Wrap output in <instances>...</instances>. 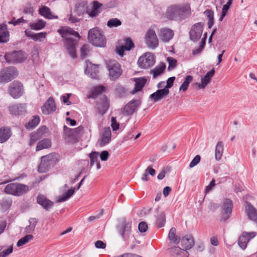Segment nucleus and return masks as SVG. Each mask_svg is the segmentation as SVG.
<instances>
[{
    "label": "nucleus",
    "instance_id": "nucleus-1",
    "mask_svg": "<svg viewBox=\"0 0 257 257\" xmlns=\"http://www.w3.org/2000/svg\"><path fill=\"white\" fill-rule=\"evenodd\" d=\"M58 32L65 39V45L67 51L72 58L76 57L75 48L80 36L77 32L70 28H62Z\"/></svg>",
    "mask_w": 257,
    "mask_h": 257
},
{
    "label": "nucleus",
    "instance_id": "nucleus-2",
    "mask_svg": "<svg viewBox=\"0 0 257 257\" xmlns=\"http://www.w3.org/2000/svg\"><path fill=\"white\" fill-rule=\"evenodd\" d=\"M191 15V9L187 5H173L166 12L167 17L170 20L182 21Z\"/></svg>",
    "mask_w": 257,
    "mask_h": 257
},
{
    "label": "nucleus",
    "instance_id": "nucleus-3",
    "mask_svg": "<svg viewBox=\"0 0 257 257\" xmlns=\"http://www.w3.org/2000/svg\"><path fill=\"white\" fill-rule=\"evenodd\" d=\"M88 40L96 47H104L106 45L105 38L102 32L98 28H94L89 31Z\"/></svg>",
    "mask_w": 257,
    "mask_h": 257
},
{
    "label": "nucleus",
    "instance_id": "nucleus-4",
    "mask_svg": "<svg viewBox=\"0 0 257 257\" xmlns=\"http://www.w3.org/2000/svg\"><path fill=\"white\" fill-rule=\"evenodd\" d=\"M19 71L13 66H9L0 70V83L6 84L18 76Z\"/></svg>",
    "mask_w": 257,
    "mask_h": 257
},
{
    "label": "nucleus",
    "instance_id": "nucleus-5",
    "mask_svg": "<svg viewBox=\"0 0 257 257\" xmlns=\"http://www.w3.org/2000/svg\"><path fill=\"white\" fill-rule=\"evenodd\" d=\"M29 189V187L24 184L10 183L6 186L5 192L7 194L20 196L26 193Z\"/></svg>",
    "mask_w": 257,
    "mask_h": 257
},
{
    "label": "nucleus",
    "instance_id": "nucleus-6",
    "mask_svg": "<svg viewBox=\"0 0 257 257\" xmlns=\"http://www.w3.org/2000/svg\"><path fill=\"white\" fill-rule=\"evenodd\" d=\"M8 92L13 98L17 99L24 93L23 84L19 81L15 80L10 84Z\"/></svg>",
    "mask_w": 257,
    "mask_h": 257
},
{
    "label": "nucleus",
    "instance_id": "nucleus-7",
    "mask_svg": "<svg viewBox=\"0 0 257 257\" xmlns=\"http://www.w3.org/2000/svg\"><path fill=\"white\" fill-rule=\"evenodd\" d=\"M55 158L53 154H50L42 157L41 162L38 168L39 171L41 172H47L55 165Z\"/></svg>",
    "mask_w": 257,
    "mask_h": 257
},
{
    "label": "nucleus",
    "instance_id": "nucleus-8",
    "mask_svg": "<svg viewBox=\"0 0 257 257\" xmlns=\"http://www.w3.org/2000/svg\"><path fill=\"white\" fill-rule=\"evenodd\" d=\"M5 57L8 63H22L27 59V55L24 51L20 50L7 54L5 56Z\"/></svg>",
    "mask_w": 257,
    "mask_h": 257
},
{
    "label": "nucleus",
    "instance_id": "nucleus-9",
    "mask_svg": "<svg viewBox=\"0 0 257 257\" xmlns=\"http://www.w3.org/2000/svg\"><path fill=\"white\" fill-rule=\"evenodd\" d=\"M233 208L232 201L226 198L223 200V203L221 207V219L223 221H226L231 216Z\"/></svg>",
    "mask_w": 257,
    "mask_h": 257
},
{
    "label": "nucleus",
    "instance_id": "nucleus-10",
    "mask_svg": "<svg viewBox=\"0 0 257 257\" xmlns=\"http://www.w3.org/2000/svg\"><path fill=\"white\" fill-rule=\"evenodd\" d=\"M202 32L203 25L201 22L194 24L189 32L190 39L194 42L197 41L200 39Z\"/></svg>",
    "mask_w": 257,
    "mask_h": 257
},
{
    "label": "nucleus",
    "instance_id": "nucleus-11",
    "mask_svg": "<svg viewBox=\"0 0 257 257\" xmlns=\"http://www.w3.org/2000/svg\"><path fill=\"white\" fill-rule=\"evenodd\" d=\"M146 42L148 46L154 49L158 46V39L155 30L149 29L146 35Z\"/></svg>",
    "mask_w": 257,
    "mask_h": 257
},
{
    "label": "nucleus",
    "instance_id": "nucleus-12",
    "mask_svg": "<svg viewBox=\"0 0 257 257\" xmlns=\"http://www.w3.org/2000/svg\"><path fill=\"white\" fill-rule=\"evenodd\" d=\"M256 235V232H243L238 239V245L242 249H244L249 240L253 238Z\"/></svg>",
    "mask_w": 257,
    "mask_h": 257
},
{
    "label": "nucleus",
    "instance_id": "nucleus-13",
    "mask_svg": "<svg viewBox=\"0 0 257 257\" xmlns=\"http://www.w3.org/2000/svg\"><path fill=\"white\" fill-rule=\"evenodd\" d=\"M109 106V101L105 95H103L101 98L97 101L96 107L101 115L104 114L108 110Z\"/></svg>",
    "mask_w": 257,
    "mask_h": 257
},
{
    "label": "nucleus",
    "instance_id": "nucleus-14",
    "mask_svg": "<svg viewBox=\"0 0 257 257\" xmlns=\"http://www.w3.org/2000/svg\"><path fill=\"white\" fill-rule=\"evenodd\" d=\"M42 112L45 114H49L56 110V105L54 98L50 97L42 106Z\"/></svg>",
    "mask_w": 257,
    "mask_h": 257
},
{
    "label": "nucleus",
    "instance_id": "nucleus-15",
    "mask_svg": "<svg viewBox=\"0 0 257 257\" xmlns=\"http://www.w3.org/2000/svg\"><path fill=\"white\" fill-rule=\"evenodd\" d=\"M141 101L139 100H133L125 105L122 112L125 115H132L136 108L140 105Z\"/></svg>",
    "mask_w": 257,
    "mask_h": 257
},
{
    "label": "nucleus",
    "instance_id": "nucleus-16",
    "mask_svg": "<svg viewBox=\"0 0 257 257\" xmlns=\"http://www.w3.org/2000/svg\"><path fill=\"white\" fill-rule=\"evenodd\" d=\"M10 113L15 115H20L26 113V104L23 103L14 104L9 106Z\"/></svg>",
    "mask_w": 257,
    "mask_h": 257
},
{
    "label": "nucleus",
    "instance_id": "nucleus-17",
    "mask_svg": "<svg viewBox=\"0 0 257 257\" xmlns=\"http://www.w3.org/2000/svg\"><path fill=\"white\" fill-rule=\"evenodd\" d=\"M215 73L214 68H212L211 70L206 73L205 76L201 78V83H196L199 89H204L206 86L210 82L211 78Z\"/></svg>",
    "mask_w": 257,
    "mask_h": 257
},
{
    "label": "nucleus",
    "instance_id": "nucleus-18",
    "mask_svg": "<svg viewBox=\"0 0 257 257\" xmlns=\"http://www.w3.org/2000/svg\"><path fill=\"white\" fill-rule=\"evenodd\" d=\"M155 63V55L151 52L144 53L138 61V64H154Z\"/></svg>",
    "mask_w": 257,
    "mask_h": 257
},
{
    "label": "nucleus",
    "instance_id": "nucleus-19",
    "mask_svg": "<svg viewBox=\"0 0 257 257\" xmlns=\"http://www.w3.org/2000/svg\"><path fill=\"white\" fill-rule=\"evenodd\" d=\"M169 93V90L165 88L160 89L152 93L150 96V98L154 102H157L167 97Z\"/></svg>",
    "mask_w": 257,
    "mask_h": 257
},
{
    "label": "nucleus",
    "instance_id": "nucleus-20",
    "mask_svg": "<svg viewBox=\"0 0 257 257\" xmlns=\"http://www.w3.org/2000/svg\"><path fill=\"white\" fill-rule=\"evenodd\" d=\"M37 202L46 211H49L54 205L52 201L49 200L45 195L41 194L38 195L37 197Z\"/></svg>",
    "mask_w": 257,
    "mask_h": 257
},
{
    "label": "nucleus",
    "instance_id": "nucleus-21",
    "mask_svg": "<svg viewBox=\"0 0 257 257\" xmlns=\"http://www.w3.org/2000/svg\"><path fill=\"white\" fill-rule=\"evenodd\" d=\"M111 138V132L109 127L103 128L99 139L100 146H104L109 143Z\"/></svg>",
    "mask_w": 257,
    "mask_h": 257
},
{
    "label": "nucleus",
    "instance_id": "nucleus-22",
    "mask_svg": "<svg viewBox=\"0 0 257 257\" xmlns=\"http://www.w3.org/2000/svg\"><path fill=\"white\" fill-rule=\"evenodd\" d=\"M245 211L248 218L253 221L257 219V209L249 202H246Z\"/></svg>",
    "mask_w": 257,
    "mask_h": 257
},
{
    "label": "nucleus",
    "instance_id": "nucleus-23",
    "mask_svg": "<svg viewBox=\"0 0 257 257\" xmlns=\"http://www.w3.org/2000/svg\"><path fill=\"white\" fill-rule=\"evenodd\" d=\"M109 73L110 78L115 80L121 74L122 70L120 65H107Z\"/></svg>",
    "mask_w": 257,
    "mask_h": 257
},
{
    "label": "nucleus",
    "instance_id": "nucleus-24",
    "mask_svg": "<svg viewBox=\"0 0 257 257\" xmlns=\"http://www.w3.org/2000/svg\"><path fill=\"white\" fill-rule=\"evenodd\" d=\"M174 32L168 28H162L160 30L159 37L165 42H169L174 36Z\"/></svg>",
    "mask_w": 257,
    "mask_h": 257
},
{
    "label": "nucleus",
    "instance_id": "nucleus-25",
    "mask_svg": "<svg viewBox=\"0 0 257 257\" xmlns=\"http://www.w3.org/2000/svg\"><path fill=\"white\" fill-rule=\"evenodd\" d=\"M92 8L91 11H86L89 16L91 18H94L97 16L100 13L99 9L102 6V4L96 1H93L92 2Z\"/></svg>",
    "mask_w": 257,
    "mask_h": 257
},
{
    "label": "nucleus",
    "instance_id": "nucleus-26",
    "mask_svg": "<svg viewBox=\"0 0 257 257\" xmlns=\"http://www.w3.org/2000/svg\"><path fill=\"white\" fill-rule=\"evenodd\" d=\"M181 244L185 250L189 249L194 245V241L193 236L190 234H187L181 239Z\"/></svg>",
    "mask_w": 257,
    "mask_h": 257
},
{
    "label": "nucleus",
    "instance_id": "nucleus-27",
    "mask_svg": "<svg viewBox=\"0 0 257 257\" xmlns=\"http://www.w3.org/2000/svg\"><path fill=\"white\" fill-rule=\"evenodd\" d=\"M25 33V35L28 37L31 38L35 41L39 42H41L42 39H45L47 35L46 32H40L39 33L34 34L29 30H26Z\"/></svg>",
    "mask_w": 257,
    "mask_h": 257
},
{
    "label": "nucleus",
    "instance_id": "nucleus-28",
    "mask_svg": "<svg viewBox=\"0 0 257 257\" xmlns=\"http://www.w3.org/2000/svg\"><path fill=\"white\" fill-rule=\"evenodd\" d=\"M11 128L8 126H3L0 128V143L6 142L12 136Z\"/></svg>",
    "mask_w": 257,
    "mask_h": 257
},
{
    "label": "nucleus",
    "instance_id": "nucleus-29",
    "mask_svg": "<svg viewBox=\"0 0 257 257\" xmlns=\"http://www.w3.org/2000/svg\"><path fill=\"white\" fill-rule=\"evenodd\" d=\"M135 82V87L134 89L131 91L132 94H134L137 92L141 91L147 82V79L144 77H140L134 78Z\"/></svg>",
    "mask_w": 257,
    "mask_h": 257
},
{
    "label": "nucleus",
    "instance_id": "nucleus-30",
    "mask_svg": "<svg viewBox=\"0 0 257 257\" xmlns=\"http://www.w3.org/2000/svg\"><path fill=\"white\" fill-rule=\"evenodd\" d=\"M98 65H87L85 70V74L93 79L98 78Z\"/></svg>",
    "mask_w": 257,
    "mask_h": 257
},
{
    "label": "nucleus",
    "instance_id": "nucleus-31",
    "mask_svg": "<svg viewBox=\"0 0 257 257\" xmlns=\"http://www.w3.org/2000/svg\"><path fill=\"white\" fill-rule=\"evenodd\" d=\"M39 14L48 19H57V16L54 15L51 12L50 9L46 7L43 6L39 10Z\"/></svg>",
    "mask_w": 257,
    "mask_h": 257
},
{
    "label": "nucleus",
    "instance_id": "nucleus-32",
    "mask_svg": "<svg viewBox=\"0 0 257 257\" xmlns=\"http://www.w3.org/2000/svg\"><path fill=\"white\" fill-rule=\"evenodd\" d=\"M87 11H88L87 4L86 2H82L76 6L74 13L76 16H81L86 13Z\"/></svg>",
    "mask_w": 257,
    "mask_h": 257
},
{
    "label": "nucleus",
    "instance_id": "nucleus-33",
    "mask_svg": "<svg viewBox=\"0 0 257 257\" xmlns=\"http://www.w3.org/2000/svg\"><path fill=\"white\" fill-rule=\"evenodd\" d=\"M224 150V145L222 141H219L216 145L215 157L217 161H219L222 156Z\"/></svg>",
    "mask_w": 257,
    "mask_h": 257
},
{
    "label": "nucleus",
    "instance_id": "nucleus-34",
    "mask_svg": "<svg viewBox=\"0 0 257 257\" xmlns=\"http://www.w3.org/2000/svg\"><path fill=\"white\" fill-rule=\"evenodd\" d=\"M52 143L49 139H44L39 141L37 145L36 150L39 151L51 147Z\"/></svg>",
    "mask_w": 257,
    "mask_h": 257
},
{
    "label": "nucleus",
    "instance_id": "nucleus-35",
    "mask_svg": "<svg viewBox=\"0 0 257 257\" xmlns=\"http://www.w3.org/2000/svg\"><path fill=\"white\" fill-rule=\"evenodd\" d=\"M38 221V219L36 218H30L29 220V225L25 228V232L26 233H30L33 232L35 229V227Z\"/></svg>",
    "mask_w": 257,
    "mask_h": 257
},
{
    "label": "nucleus",
    "instance_id": "nucleus-36",
    "mask_svg": "<svg viewBox=\"0 0 257 257\" xmlns=\"http://www.w3.org/2000/svg\"><path fill=\"white\" fill-rule=\"evenodd\" d=\"M176 228L175 227H172L169 232L168 238L173 243L178 244L180 241V238L176 234Z\"/></svg>",
    "mask_w": 257,
    "mask_h": 257
},
{
    "label": "nucleus",
    "instance_id": "nucleus-37",
    "mask_svg": "<svg viewBox=\"0 0 257 257\" xmlns=\"http://www.w3.org/2000/svg\"><path fill=\"white\" fill-rule=\"evenodd\" d=\"M122 237L124 240H127L131 232V224L129 222L125 223L122 229L119 231Z\"/></svg>",
    "mask_w": 257,
    "mask_h": 257
},
{
    "label": "nucleus",
    "instance_id": "nucleus-38",
    "mask_svg": "<svg viewBox=\"0 0 257 257\" xmlns=\"http://www.w3.org/2000/svg\"><path fill=\"white\" fill-rule=\"evenodd\" d=\"M40 119L39 116L35 115L28 123H26L25 127L27 129H32L39 123Z\"/></svg>",
    "mask_w": 257,
    "mask_h": 257
},
{
    "label": "nucleus",
    "instance_id": "nucleus-39",
    "mask_svg": "<svg viewBox=\"0 0 257 257\" xmlns=\"http://www.w3.org/2000/svg\"><path fill=\"white\" fill-rule=\"evenodd\" d=\"M46 23L45 21L40 20L37 22L31 23L30 25V27L31 29L34 30H39L42 29L46 26Z\"/></svg>",
    "mask_w": 257,
    "mask_h": 257
},
{
    "label": "nucleus",
    "instance_id": "nucleus-40",
    "mask_svg": "<svg viewBox=\"0 0 257 257\" xmlns=\"http://www.w3.org/2000/svg\"><path fill=\"white\" fill-rule=\"evenodd\" d=\"M169 252L171 255L174 257H178L181 256V253L183 252L184 249L181 248L179 246H173L168 249Z\"/></svg>",
    "mask_w": 257,
    "mask_h": 257
},
{
    "label": "nucleus",
    "instance_id": "nucleus-41",
    "mask_svg": "<svg viewBox=\"0 0 257 257\" xmlns=\"http://www.w3.org/2000/svg\"><path fill=\"white\" fill-rule=\"evenodd\" d=\"M105 91V87L101 85L97 86L92 90L89 97L95 98L98 95Z\"/></svg>",
    "mask_w": 257,
    "mask_h": 257
},
{
    "label": "nucleus",
    "instance_id": "nucleus-42",
    "mask_svg": "<svg viewBox=\"0 0 257 257\" xmlns=\"http://www.w3.org/2000/svg\"><path fill=\"white\" fill-rule=\"evenodd\" d=\"M64 129L65 133L66 134L67 132H68L69 135H75L81 133L83 131V127L82 126H79L78 127L74 129H70L67 127L66 126H64Z\"/></svg>",
    "mask_w": 257,
    "mask_h": 257
},
{
    "label": "nucleus",
    "instance_id": "nucleus-43",
    "mask_svg": "<svg viewBox=\"0 0 257 257\" xmlns=\"http://www.w3.org/2000/svg\"><path fill=\"white\" fill-rule=\"evenodd\" d=\"M193 77L191 75H187L184 81L182 84L179 88V90H182L183 92H185L189 86V84L192 81Z\"/></svg>",
    "mask_w": 257,
    "mask_h": 257
},
{
    "label": "nucleus",
    "instance_id": "nucleus-44",
    "mask_svg": "<svg viewBox=\"0 0 257 257\" xmlns=\"http://www.w3.org/2000/svg\"><path fill=\"white\" fill-rule=\"evenodd\" d=\"M34 236L33 235L27 234L18 240V241L17 242V245L19 247L29 242L30 241L32 240Z\"/></svg>",
    "mask_w": 257,
    "mask_h": 257
},
{
    "label": "nucleus",
    "instance_id": "nucleus-45",
    "mask_svg": "<svg viewBox=\"0 0 257 257\" xmlns=\"http://www.w3.org/2000/svg\"><path fill=\"white\" fill-rule=\"evenodd\" d=\"M90 53L89 46L88 44H84L80 49V57L82 59H85Z\"/></svg>",
    "mask_w": 257,
    "mask_h": 257
},
{
    "label": "nucleus",
    "instance_id": "nucleus-46",
    "mask_svg": "<svg viewBox=\"0 0 257 257\" xmlns=\"http://www.w3.org/2000/svg\"><path fill=\"white\" fill-rule=\"evenodd\" d=\"M166 65H161V66H157L155 69L151 71V73L153 74V77L156 78L159 75H161L166 68Z\"/></svg>",
    "mask_w": 257,
    "mask_h": 257
},
{
    "label": "nucleus",
    "instance_id": "nucleus-47",
    "mask_svg": "<svg viewBox=\"0 0 257 257\" xmlns=\"http://www.w3.org/2000/svg\"><path fill=\"white\" fill-rule=\"evenodd\" d=\"M165 222L166 217L165 214L163 212H161L157 216L156 224L158 227L160 228L164 225Z\"/></svg>",
    "mask_w": 257,
    "mask_h": 257
},
{
    "label": "nucleus",
    "instance_id": "nucleus-48",
    "mask_svg": "<svg viewBox=\"0 0 257 257\" xmlns=\"http://www.w3.org/2000/svg\"><path fill=\"white\" fill-rule=\"evenodd\" d=\"M75 190L74 188H71L69 189L68 191H67L64 195L60 197L58 200V202H64L69 199L71 196H72L74 193Z\"/></svg>",
    "mask_w": 257,
    "mask_h": 257
},
{
    "label": "nucleus",
    "instance_id": "nucleus-49",
    "mask_svg": "<svg viewBox=\"0 0 257 257\" xmlns=\"http://www.w3.org/2000/svg\"><path fill=\"white\" fill-rule=\"evenodd\" d=\"M121 25V22L117 18L111 19L107 23V26L109 28L117 27Z\"/></svg>",
    "mask_w": 257,
    "mask_h": 257
},
{
    "label": "nucleus",
    "instance_id": "nucleus-50",
    "mask_svg": "<svg viewBox=\"0 0 257 257\" xmlns=\"http://www.w3.org/2000/svg\"><path fill=\"white\" fill-rule=\"evenodd\" d=\"M39 133L37 132L31 133L30 145H33L36 141L42 138Z\"/></svg>",
    "mask_w": 257,
    "mask_h": 257
},
{
    "label": "nucleus",
    "instance_id": "nucleus-51",
    "mask_svg": "<svg viewBox=\"0 0 257 257\" xmlns=\"http://www.w3.org/2000/svg\"><path fill=\"white\" fill-rule=\"evenodd\" d=\"M115 92L117 95L122 96L126 93V90L122 85L116 84L115 87Z\"/></svg>",
    "mask_w": 257,
    "mask_h": 257
},
{
    "label": "nucleus",
    "instance_id": "nucleus-52",
    "mask_svg": "<svg viewBox=\"0 0 257 257\" xmlns=\"http://www.w3.org/2000/svg\"><path fill=\"white\" fill-rule=\"evenodd\" d=\"M99 156V153L97 152H92L89 154V158L90 159V166L92 167L94 165L95 163H97L98 161V157Z\"/></svg>",
    "mask_w": 257,
    "mask_h": 257
},
{
    "label": "nucleus",
    "instance_id": "nucleus-53",
    "mask_svg": "<svg viewBox=\"0 0 257 257\" xmlns=\"http://www.w3.org/2000/svg\"><path fill=\"white\" fill-rule=\"evenodd\" d=\"M122 46L126 48V51H130L134 47V44L130 38H127L124 40V45Z\"/></svg>",
    "mask_w": 257,
    "mask_h": 257
},
{
    "label": "nucleus",
    "instance_id": "nucleus-54",
    "mask_svg": "<svg viewBox=\"0 0 257 257\" xmlns=\"http://www.w3.org/2000/svg\"><path fill=\"white\" fill-rule=\"evenodd\" d=\"M9 40V33L8 31L0 32V43H6Z\"/></svg>",
    "mask_w": 257,
    "mask_h": 257
},
{
    "label": "nucleus",
    "instance_id": "nucleus-55",
    "mask_svg": "<svg viewBox=\"0 0 257 257\" xmlns=\"http://www.w3.org/2000/svg\"><path fill=\"white\" fill-rule=\"evenodd\" d=\"M205 46V43L201 41L199 46L192 50V54L194 55H198L202 51Z\"/></svg>",
    "mask_w": 257,
    "mask_h": 257
},
{
    "label": "nucleus",
    "instance_id": "nucleus-56",
    "mask_svg": "<svg viewBox=\"0 0 257 257\" xmlns=\"http://www.w3.org/2000/svg\"><path fill=\"white\" fill-rule=\"evenodd\" d=\"M28 22L27 20L24 19L23 17L16 19L14 18L12 20L9 22L10 24H13L14 26L18 25L22 23H27Z\"/></svg>",
    "mask_w": 257,
    "mask_h": 257
},
{
    "label": "nucleus",
    "instance_id": "nucleus-57",
    "mask_svg": "<svg viewBox=\"0 0 257 257\" xmlns=\"http://www.w3.org/2000/svg\"><path fill=\"white\" fill-rule=\"evenodd\" d=\"M13 251V247L11 245L8 249H5L0 252V257H7Z\"/></svg>",
    "mask_w": 257,
    "mask_h": 257
},
{
    "label": "nucleus",
    "instance_id": "nucleus-58",
    "mask_svg": "<svg viewBox=\"0 0 257 257\" xmlns=\"http://www.w3.org/2000/svg\"><path fill=\"white\" fill-rule=\"evenodd\" d=\"M201 157L199 155H196L189 164L190 168H193L197 165L200 161Z\"/></svg>",
    "mask_w": 257,
    "mask_h": 257
},
{
    "label": "nucleus",
    "instance_id": "nucleus-59",
    "mask_svg": "<svg viewBox=\"0 0 257 257\" xmlns=\"http://www.w3.org/2000/svg\"><path fill=\"white\" fill-rule=\"evenodd\" d=\"M111 127L113 131H116L119 128V124L116 121V117L112 116L111 118Z\"/></svg>",
    "mask_w": 257,
    "mask_h": 257
},
{
    "label": "nucleus",
    "instance_id": "nucleus-60",
    "mask_svg": "<svg viewBox=\"0 0 257 257\" xmlns=\"http://www.w3.org/2000/svg\"><path fill=\"white\" fill-rule=\"evenodd\" d=\"M138 228L141 232H145L148 229V225L145 222L142 221L139 223Z\"/></svg>",
    "mask_w": 257,
    "mask_h": 257
},
{
    "label": "nucleus",
    "instance_id": "nucleus-61",
    "mask_svg": "<svg viewBox=\"0 0 257 257\" xmlns=\"http://www.w3.org/2000/svg\"><path fill=\"white\" fill-rule=\"evenodd\" d=\"M175 79V77H171L169 78L167 81V84L165 86L164 88L169 90V88L172 86Z\"/></svg>",
    "mask_w": 257,
    "mask_h": 257
},
{
    "label": "nucleus",
    "instance_id": "nucleus-62",
    "mask_svg": "<svg viewBox=\"0 0 257 257\" xmlns=\"http://www.w3.org/2000/svg\"><path fill=\"white\" fill-rule=\"evenodd\" d=\"M204 14L207 17L208 20L214 19V12L213 11L211 10H206L204 12Z\"/></svg>",
    "mask_w": 257,
    "mask_h": 257
},
{
    "label": "nucleus",
    "instance_id": "nucleus-63",
    "mask_svg": "<svg viewBox=\"0 0 257 257\" xmlns=\"http://www.w3.org/2000/svg\"><path fill=\"white\" fill-rule=\"evenodd\" d=\"M109 153L107 151H103L101 152L100 155V159L102 161H105L108 159Z\"/></svg>",
    "mask_w": 257,
    "mask_h": 257
},
{
    "label": "nucleus",
    "instance_id": "nucleus-64",
    "mask_svg": "<svg viewBox=\"0 0 257 257\" xmlns=\"http://www.w3.org/2000/svg\"><path fill=\"white\" fill-rule=\"evenodd\" d=\"M95 246L97 248L104 249L106 247V244L102 241L97 240L95 243Z\"/></svg>",
    "mask_w": 257,
    "mask_h": 257
}]
</instances>
